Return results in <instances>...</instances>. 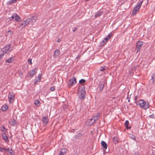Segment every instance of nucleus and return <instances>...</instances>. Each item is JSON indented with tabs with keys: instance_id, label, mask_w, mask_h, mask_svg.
Instances as JSON below:
<instances>
[{
	"instance_id": "obj_8",
	"label": "nucleus",
	"mask_w": 155,
	"mask_h": 155,
	"mask_svg": "<svg viewBox=\"0 0 155 155\" xmlns=\"http://www.w3.org/2000/svg\"><path fill=\"white\" fill-rule=\"evenodd\" d=\"M37 68H35L33 69L30 70L28 72V73L30 76H33L37 73Z\"/></svg>"
},
{
	"instance_id": "obj_32",
	"label": "nucleus",
	"mask_w": 155,
	"mask_h": 155,
	"mask_svg": "<svg viewBox=\"0 0 155 155\" xmlns=\"http://www.w3.org/2000/svg\"><path fill=\"white\" fill-rule=\"evenodd\" d=\"M5 148H3L0 147V152H3L5 151Z\"/></svg>"
},
{
	"instance_id": "obj_41",
	"label": "nucleus",
	"mask_w": 155,
	"mask_h": 155,
	"mask_svg": "<svg viewBox=\"0 0 155 155\" xmlns=\"http://www.w3.org/2000/svg\"><path fill=\"white\" fill-rule=\"evenodd\" d=\"M55 88L54 87H52L50 88V90L52 91H54V90Z\"/></svg>"
},
{
	"instance_id": "obj_31",
	"label": "nucleus",
	"mask_w": 155,
	"mask_h": 155,
	"mask_svg": "<svg viewBox=\"0 0 155 155\" xmlns=\"http://www.w3.org/2000/svg\"><path fill=\"white\" fill-rule=\"evenodd\" d=\"M143 2V1H141L138 4V5H137L138 8H140L142 4V3Z\"/></svg>"
},
{
	"instance_id": "obj_34",
	"label": "nucleus",
	"mask_w": 155,
	"mask_h": 155,
	"mask_svg": "<svg viewBox=\"0 0 155 155\" xmlns=\"http://www.w3.org/2000/svg\"><path fill=\"white\" fill-rule=\"evenodd\" d=\"M107 41H105V40H103L101 42V45H103L105 44Z\"/></svg>"
},
{
	"instance_id": "obj_10",
	"label": "nucleus",
	"mask_w": 155,
	"mask_h": 155,
	"mask_svg": "<svg viewBox=\"0 0 155 155\" xmlns=\"http://www.w3.org/2000/svg\"><path fill=\"white\" fill-rule=\"evenodd\" d=\"M140 8H138L137 6L135 7L132 11V15H136L139 11Z\"/></svg>"
},
{
	"instance_id": "obj_12",
	"label": "nucleus",
	"mask_w": 155,
	"mask_h": 155,
	"mask_svg": "<svg viewBox=\"0 0 155 155\" xmlns=\"http://www.w3.org/2000/svg\"><path fill=\"white\" fill-rule=\"evenodd\" d=\"M104 86V83L103 82H101L100 83L99 87V90L101 91H102L103 90Z\"/></svg>"
},
{
	"instance_id": "obj_36",
	"label": "nucleus",
	"mask_w": 155,
	"mask_h": 155,
	"mask_svg": "<svg viewBox=\"0 0 155 155\" xmlns=\"http://www.w3.org/2000/svg\"><path fill=\"white\" fill-rule=\"evenodd\" d=\"M130 137L132 139H133L135 141H136V138H135V136H134V135H131Z\"/></svg>"
},
{
	"instance_id": "obj_14",
	"label": "nucleus",
	"mask_w": 155,
	"mask_h": 155,
	"mask_svg": "<svg viewBox=\"0 0 155 155\" xmlns=\"http://www.w3.org/2000/svg\"><path fill=\"white\" fill-rule=\"evenodd\" d=\"M60 52L59 50L57 49L56 50L53 54V56L54 58H57L60 54Z\"/></svg>"
},
{
	"instance_id": "obj_26",
	"label": "nucleus",
	"mask_w": 155,
	"mask_h": 155,
	"mask_svg": "<svg viewBox=\"0 0 155 155\" xmlns=\"http://www.w3.org/2000/svg\"><path fill=\"white\" fill-rule=\"evenodd\" d=\"M39 103L40 101L38 100H36L35 101L34 104L36 106L38 107Z\"/></svg>"
},
{
	"instance_id": "obj_30",
	"label": "nucleus",
	"mask_w": 155,
	"mask_h": 155,
	"mask_svg": "<svg viewBox=\"0 0 155 155\" xmlns=\"http://www.w3.org/2000/svg\"><path fill=\"white\" fill-rule=\"evenodd\" d=\"M85 80L84 79H81L79 81V82L80 84H82L85 83Z\"/></svg>"
},
{
	"instance_id": "obj_18",
	"label": "nucleus",
	"mask_w": 155,
	"mask_h": 155,
	"mask_svg": "<svg viewBox=\"0 0 155 155\" xmlns=\"http://www.w3.org/2000/svg\"><path fill=\"white\" fill-rule=\"evenodd\" d=\"M129 124V122L128 120H126L125 122L124 125H125V126H126V128L127 129H130L131 128L130 126H129V127L128 126Z\"/></svg>"
},
{
	"instance_id": "obj_4",
	"label": "nucleus",
	"mask_w": 155,
	"mask_h": 155,
	"mask_svg": "<svg viewBox=\"0 0 155 155\" xmlns=\"http://www.w3.org/2000/svg\"><path fill=\"white\" fill-rule=\"evenodd\" d=\"M143 45V42L140 41H138L137 42L136 44V50H137V52H138L140 51V50Z\"/></svg>"
},
{
	"instance_id": "obj_23",
	"label": "nucleus",
	"mask_w": 155,
	"mask_h": 155,
	"mask_svg": "<svg viewBox=\"0 0 155 155\" xmlns=\"http://www.w3.org/2000/svg\"><path fill=\"white\" fill-rule=\"evenodd\" d=\"M2 137L5 141H7L8 140V138L6 134H2Z\"/></svg>"
},
{
	"instance_id": "obj_17",
	"label": "nucleus",
	"mask_w": 155,
	"mask_h": 155,
	"mask_svg": "<svg viewBox=\"0 0 155 155\" xmlns=\"http://www.w3.org/2000/svg\"><path fill=\"white\" fill-rule=\"evenodd\" d=\"M42 121L44 124H47L48 121V117H43L42 119Z\"/></svg>"
},
{
	"instance_id": "obj_11",
	"label": "nucleus",
	"mask_w": 155,
	"mask_h": 155,
	"mask_svg": "<svg viewBox=\"0 0 155 155\" xmlns=\"http://www.w3.org/2000/svg\"><path fill=\"white\" fill-rule=\"evenodd\" d=\"M41 74H39L38 76L35 79V84H37L38 82H40L41 81Z\"/></svg>"
},
{
	"instance_id": "obj_44",
	"label": "nucleus",
	"mask_w": 155,
	"mask_h": 155,
	"mask_svg": "<svg viewBox=\"0 0 155 155\" xmlns=\"http://www.w3.org/2000/svg\"><path fill=\"white\" fill-rule=\"evenodd\" d=\"M77 30V28L76 27H74V29L73 30V31L74 32V31H76Z\"/></svg>"
},
{
	"instance_id": "obj_46",
	"label": "nucleus",
	"mask_w": 155,
	"mask_h": 155,
	"mask_svg": "<svg viewBox=\"0 0 155 155\" xmlns=\"http://www.w3.org/2000/svg\"><path fill=\"white\" fill-rule=\"evenodd\" d=\"M4 55V53L2 54H0V58H1V57L3 56Z\"/></svg>"
},
{
	"instance_id": "obj_13",
	"label": "nucleus",
	"mask_w": 155,
	"mask_h": 155,
	"mask_svg": "<svg viewBox=\"0 0 155 155\" xmlns=\"http://www.w3.org/2000/svg\"><path fill=\"white\" fill-rule=\"evenodd\" d=\"M8 98L9 100V101L10 103L13 102L14 98V96L12 94L11 95L10 94V95L8 96Z\"/></svg>"
},
{
	"instance_id": "obj_49",
	"label": "nucleus",
	"mask_w": 155,
	"mask_h": 155,
	"mask_svg": "<svg viewBox=\"0 0 155 155\" xmlns=\"http://www.w3.org/2000/svg\"><path fill=\"white\" fill-rule=\"evenodd\" d=\"M128 101L129 102H130V99L128 100Z\"/></svg>"
},
{
	"instance_id": "obj_39",
	"label": "nucleus",
	"mask_w": 155,
	"mask_h": 155,
	"mask_svg": "<svg viewBox=\"0 0 155 155\" xmlns=\"http://www.w3.org/2000/svg\"><path fill=\"white\" fill-rule=\"evenodd\" d=\"M149 117L150 118H155V116L153 114H152L150 115Z\"/></svg>"
},
{
	"instance_id": "obj_1",
	"label": "nucleus",
	"mask_w": 155,
	"mask_h": 155,
	"mask_svg": "<svg viewBox=\"0 0 155 155\" xmlns=\"http://www.w3.org/2000/svg\"><path fill=\"white\" fill-rule=\"evenodd\" d=\"M140 101L141 102L139 103L138 105L140 107L145 110L149 108L150 104L148 102L145 101L143 100H140Z\"/></svg>"
},
{
	"instance_id": "obj_37",
	"label": "nucleus",
	"mask_w": 155,
	"mask_h": 155,
	"mask_svg": "<svg viewBox=\"0 0 155 155\" xmlns=\"http://www.w3.org/2000/svg\"><path fill=\"white\" fill-rule=\"evenodd\" d=\"M10 150L12 151V149L11 148L10 149L9 148H5V151H6L8 152H9V151Z\"/></svg>"
},
{
	"instance_id": "obj_47",
	"label": "nucleus",
	"mask_w": 155,
	"mask_h": 155,
	"mask_svg": "<svg viewBox=\"0 0 155 155\" xmlns=\"http://www.w3.org/2000/svg\"><path fill=\"white\" fill-rule=\"evenodd\" d=\"M60 41V40L59 39H58V40H57V42H59Z\"/></svg>"
},
{
	"instance_id": "obj_19",
	"label": "nucleus",
	"mask_w": 155,
	"mask_h": 155,
	"mask_svg": "<svg viewBox=\"0 0 155 155\" xmlns=\"http://www.w3.org/2000/svg\"><path fill=\"white\" fill-rule=\"evenodd\" d=\"M9 123L12 125H14L16 124V121L15 119L11 120L9 121Z\"/></svg>"
},
{
	"instance_id": "obj_29",
	"label": "nucleus",
	"mask_w": 155,
	"mask_h": 155,
	"mask_svg": "<svg viewBox=\"0 0 155 155\" xmlns=\"http://www.w3.org/2000/svg\"><path fill=\"white\" fill-rule=\"evenodd\" d=\"M105 69V66H104L102 67H101L100 68V71H104Z\"/></svg>"
},
{
	"instance_id": "obj_3",
	"label": "nucleus",
	"mask_w": 155,
	"mask_h": 155,
	"mask_svg": "<svg viewBox=\"0 0 155 155\" xmlns=\"http://www.w3.org/2000/svg\"><path fill=\"white\" fill-rule=\"evenodd\" d=\"M10 44L5 45L2 49L3 52L5 53L8 52L12 50V48H10Z\"/></svg>"
},
{
	"instance_id": "obj_45",
	"label": "nucleus",
	"mask_w": 155,
	"mask_h": 155,
	"mask_svg": "<svg viewBox=\"0 0 155 155\" xmlns=\"http://www.w3.org/2000/svg\"><path fill=\"white\" fill-rule=\"evenodd\" d=\"M12 151L10 150L9 151V152H8L11 155H12Z\"/></svg>"
},
{
	"instance_id": "obj_33",
	"label": "nucleus",
	"mask_w": 155,
	"mask_h": 155,
	"mask_svg": "<svg viewBox=\"0 0 155 155\" xmlns=\"http://www.w3.org/2000/svg\"><path fill=\"white\" fill-rule=\"evenodd\" d=\"M61 151L63 152L65 154L67 151V149L65 148H62L61 149Z\"/></svg>"
},
{
	"instance_id": "obj_27",
	"label": "nucleus",
	"mask_w": 155,
	"mask_h": 155,
	"mask_svg": "<svg viewBox=\"0 0 155 155\" xmlns=\"http://www.w3.org/2000/svg\"><path fill=\"white\" fill-rule=\"evenodd\" d=\"M17 1V0H11L8 2V3L9 4H11L12 3H15Z\"/></svg>"
},
{
	"instance_id": "obj_38",
	"label": "nucleus",
	"mask_w": 155,
	"mask_h": 155,
	"mask_svg": "<svg viewBox=\"0 0 155 155\" xmlns=\"http://www.w3.org/2000/svg\"><path fill=\"white\" fill-rule=\"evenodd\" d=\"M15 14H13L12 16L11 17V19H10V20H12L14 18H15Z\"/></svg>"
},
{
	"instance_id": "obj_51",
	"label": "nucleus",
	"mask_w": 155,
	"mask_h": 155,
	"mask_svg": "<svg viewBox=\"0 0 155 155\" xmlns=\"http://www.w3.org/2000/svg\"><path fill=\"white\" fill-rule=\"evenodd\" d=\"M154 126L155 127V124H154Z\"/></svg>"
},
{
	"instance_id": "obj_20",
	"label": "nucleus",
	"mask_w": 155,
	"mask_h": 155,
	"mask_svg": "<svg viewBox=\"0 0 155 155\" xmlns=\"http://www.w3.org/2000/svg\"><path fill=\"white\" fill-rule=\"evenodd\" d=\"M112 35L111 33H110L107 35V37L104 38V40L107 41L110 38L111 36Z\"/></svg>"
},
{
	"instance_id": "obj_24",
	"label": "nucleus",
	"mask_w": 155,
	"mask_h": 155,
	"mask_svg": "<svg viewBox=\"0 0 155 155\" xmlns=\"http://www.w3.org/2000/svg\"><path fill=\"white\" fill-rule=\"evenodd\" d=\"M8 108V106L7 105L2 106L1 107V109L3 111H6Z\"/></svg>"
},
{
	"instance_id": "obj_7",
	"label": "nucleus",
	"mask_w": 155,
	"mask_h": 155,
	"mask_svg": "<svg viewBox=\"0 0 155 155\" xmlns=\"http://www.w3.org/2000/svg\"><path fill=\"white\" fill-rule=\"evenodd\" d=\"M99 118V114H97V115L91 118L90 120V121H92V123H94L95 121H96Z\"/></svg>"
},
{
	"instance_id": "obj_43",
	"label": "nucleus",
	"mask_w": 155,
	"mask_h": 155,
	"mask_svg": "<svg viewBox=\"0 0 155 155\" xmlns=\"http://www.w3.org/2000/svg\"><path fill=\"white\" fill-rule=\"evenodd\" d=\"M137 96H136L135 97V103H137Z\"/></svg>"
},
{
	"instance_id": "obj_9",
	"label": "nucleus",
	"mask_w": 155,
	"mask_h": 155,
	"mask_svg": "<svg viewBox=\"0 0 155 155\" xmlns=\"http://www.w3.org/2000/svg\"><path fill=\"white\" fill-rule=\"evenodd\" d=\"M29 20L28 18L27 19L23 21V23L20 24L21 26L22 27H24L30 23Z\"/></svg>"
},
{
	"instance_id": "obj_5",
	"label": "nucleus",
	"mask_w": 155,
	"mask_h": 155,
	"mask_svg": "<svg viewBox=\"0 0 155 155\" xmlns=\"http://www.w3.org/2000/svg\"><path fill=\"white\" fill-rule=\"evenodd\" d=\"M76 78L75 77H73L71 79L69 80L68 82V85L69 86L71 87L74 84H76Z\"/></svg>"
},
{
	"instance_id": "obj_6",
	"label": "nucleus",
	"mask_w": 155,
	"mask_h": 155,
	"mask_svg": "<svg viewBox=\"0 0 155 155\" xmlns=\"http://www.w3.org/2000/svg\"><path fill=\"white\" fill-rule=\"evenodd\" d=\"M28 19H29V22L32 23L36 21L37 19V18L36 16L34 15L28 18Z\"/></svg>"
},
{
	"instance_id": "obj_15",
	"label": "nucleus",
	"mask_w": 155,
	"mask_h": 155,
	"mask_svg": "<svg viewBox=\"0 0 155 155\" xmlns=\"http://www.w3.org/2000/svg\"><path fill=\"white\" fill-rule=\"evenodd\" d=\"M101 144L102 146L105 150H106L107 149V145L105 141H102L101 142Z\"/></svg>"
},
{
	"instance_id": "obj_16",
	"label": "nucleus",
	"mask_w": 155,
	"mask_h": 155,
	"mask_svg": "<svg viewBox=\"0 0 155 155\" xmlns=\"http://www.w3.org/2000/svg\"><path fill=\"white\" fill-rule=\"evenodd\" d=\"M14 60V57H12L9 58L8 59L5 60V63H11Z\"/></svg>"
},
{
	"instance_id": "obj_2",
	"label": "nucleus",
	"mask_w": 155,
	"mask_h": 155,
	"mask_svg": "<svg viewBox=\"0 0 155 155\" xmlns=\"http://www.w3.org/2000/svg\"><path fill=\"white\" fill-rule=\"evenodd\" d=\"M80 89L81 88H80L79 89L80 92L78 93V97L80 99L82 100L85 97L84 89L82 88L81 91H80Z\"/></svg>"
},
{
	"instance_id": "obj_48",
	"label": "nucleus",
	"mask_w": 155,
	"mask_h": 155,
	"mask_svg": "<svg viewBox=\"0 0 155 155\" xmlns=\"http://www.w3.org/2000/svg\"><path fill=\"white\" fill-rule=\"evenodd\" d=\"M8 32H10L11 33V32H12V31H11V30H10V31H8Z\"/></svg>"
},
{
	"instance_id": "obj_25",
	"label": "nucleus",
	"mask_w": 155,
	"mask_h": 155,
	"mask_svg": "<svg viewBox=\"0 0 155 155\" xmlns=\"http://www.w3.org/2000/svg\"><path fill=\"white\" fill-rule=\"evenodd\" d=\"M102 12H99L97 13L95 15V18H97L99 17L102 14Z\"/></svg>"
},
{
	"instance_id": "obj_35",
	"label": "nucleus",
	"mask_w": 155,
	"mask_h": 155,
	"mask_svg": "<svg viewBox=\"0 0 155 155\" xmlns=\"http://www.w3.org/2000/svg\"><path fill=\"white\" fill-rule=\"evenodd\" d=\"M113 141L115 143H116L118 142V140L115 137H114L113 138Z\"/></svg>"
},
{
	"instance_id": "obj_42",
	"label": "nucleus",
	"mask_w": 155,
	"mask_h": 155,
	"mask_svg": "<svg viewBox=\"0 0 155 155\" xmlns=\"http://www.w3.org/2000/svg\"><path fill=\"white\" fill-rule=\"evenodd\" d=\"M65 154L61 150L60 153L59 154V155H64Z\"/></svg>"
},
{
	"instance_id": "obj_22",
	"label": "nucleus",
	"mask_w": 155,
	"mask_h": 155,
	"mask_svg": "<svg viewBox=\"0 0 155 155\" xmlns=\"http://www.w3.org/2000/svg\"><path fill=\"white\" fill-rule=\"evenodd\" d=\"M15 20L19 22L20 21V20L21 19V18H20L16 14H15Z\"/></svg>"
},
{
	"instance_id": "obj_21",
	"label": "nucleus",
	"mask_w": 155,
	"mask_h": 155,
	"mask_svg": "<svg viewBox=\"0 0 155 155\" xmlns=\"http://www.w3.org/2000/svg\"><path fill=\"white\" fill-rule=\"evenodd\" d=\"M151 80L152 81L153 83H155V73L152 75Z\"/></svg>"
},
{
	"instance_id": "obj_40",
	"label": "nucleus",
	"mask_w": 155,
	"mask_h": 155,
	"mask_svg": "<svg viewBox=\"0 0 155 155\" xmlns=\"http://www.w3.org/2000/svg\"><path fill=\"white\" fill-rule=\"evenodd\" d=\"M28 63L29 64H32L31 59H28Z\"/></svg>"
},
{
	"instance_id": "obj_50",
	"label": "nucleus",
	"mask_w": 155,
	"mask_h": 155,
	"mask_svg": "<svg viewBox=\"0 0 155 155\" xmlns=\"http://www.w3.org/2000/svg\"><path fill=\"white\" fill-rule=\"evenodd\" d=\"M149 0H147V3H148V1H149Z\"/></svg>"
},
{
	"instance_id": "obj_28",
	"label": "nucleus",
	"mask_w": 155,
	"mask_h": 155,
	"mask_svg": "<svg viewBox=\"0 0 155 155\" xmlns=\"http://www.w3.org/2000/svg\"><path fill=\"white\" fill-rule=\"evenodd\" d=\"M1 130L3 132H5L6 131V129L4 126L1 127Z\"/></svg>"
}]
</instances>
